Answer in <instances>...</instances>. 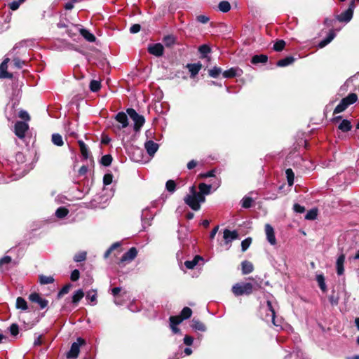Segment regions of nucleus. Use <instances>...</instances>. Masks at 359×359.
Segmentation results:
<instances>
[{
    "label": "nucleus",
    "instance_id": "nucleus-1",
    "mask_svg": "<svg viewBox=\"0 0 359 359\" xmlns=\"http://www.w3.org/2000/svg\"><path fill=\"white\" fill-rule=\"evenodd\" d=\"M212 186L205 183H201L198 186L199 191L197 192L194 186L189 188V194L184 198V203L193 210L197 211L201 208V203H204L205 198L204 195L210 193Z\"/></svg>",
    "mask_w": 359,
    "mask_h": 359
},
{
    "label": "nucleus",
    "instance_id": "nucleus-2",
    "mask_svg": "<svg viewBox=\"0 0 359 359\" xmlns=\"http://www.w3.org/2000/svg\"><path fill=\"white\" fill-rule=\"evenodd\" d=\"M252 290L253 286L250 283H239L232 287V292L236 296L248 295Z\"/></svg>",
    "mask_w": 359,
    "mask_h": 359
},
{
    "label": "nucleus",
    "instance_id": "nucleus-3",
    "mask_svg": "<svg viewBox=\"0 0 359 359\" xmlns=\"http://www.w3.org/2000/svg\"><path fill=\"white\" fill-rule=\"evenodd\" d=\"M127 114L134 121V130L138 131L145 122L144 116L137 114V111L132 108L127 109Z\"/></svg>",
    "mask_w": 359,
    "mask_h": 359
},
{
    "label": "nucleus",
    "instance_id": "nucleus-4",
    "mask_svg": "<svg viewBox=\"0 0 359 359\" xmlns=\"http://www.w3.org/2000/svg\"><path fill=\"white\" fill-rule=\"evenodd\" d=\"M85 340L79 337L76 342H74L70 348V350L67 353V358L69 359H75L78 357L80 352L81 346L85 344Z\"/></svg>",
    "mask_w": 359,
    "mask_h": 359
},
{
    "label": "nucleus",
    "instance_id": "nucleus-5",
    "mask_svg": "<svg viewBox=\"0 0 359 359\" xmlns=\"http://www.w3.org/2000/svg\"><path fill=\"white\" fill-rule=\"evenodd\" d=\"M29 129V126L27 123L23 121H18L15 124V134L19 138L22 139L25 136L26 132Z\"/></svg>",
    "mask_w": 359,
    "mask_h": 359
},
{
    "label": "nucleus",
    "instance_id": "nucleus-6",
    "mask_svg": "<svg viewBox=\"0 0 359 359\" xmlns=\"http://www.w3.org/2000/svg\"><path fill=\"white\" fill-rule=\"evenodd\" d=\"M265 233L267 241L271 245H275L276 244V238L275 236V231L273 228L269 224H266L264 227Z\"/></svg>",
    "mask_w": 359,
    "mask_h": 359
},
{
    "label": "nucleus",
    "instance_id": "nucleus-7",
    "mask_svg": "<svg viewBox=\"0 0 359 359\" xmlns=\"http://www.w3.org/2000/svg\"><path fill=\"white\" fill-rule=\"evenodd\" d=\"M116 121L120 124L116 126L118 130H121L128 126V119L126 114L118 112L115 116Z\"/></svg>",
    "mask_w": 359,
    "mask_h": 359
},
{
    "label": "nucleus",
    "instance_id": "nucleus-8",
    "mask_svg": "<svg viewBox=\"0 0 359 359\" xmlns=\"http://www.w3.org/2000/svg\"><path fill=\"white\" fill-rule=\"evenodd\" d=\"M266 311H269V313H266V316L264 318L266 322L271 321L274 325H277V324L275 322V317H276L275 310L272 306L271 302L269 300L266 302Z\"/></svg>",
    "mask_w": 359,
    "mask_h": 359
},
{
    "label": "nucleus",
    "instance_id": "nucleus-9",
    "mask_svg": "<svg viewBox=\"0 0 359 359\" xmlns=\"http://www.w3.org/2000/svg\"><path fill=\"white\" fill-rule=\"evenodd\" d=\"M9 60L10 59L6 57L0 65V79H11L13 77V74L7 71Z\"/></svg>",
    "mask_w": 359,
    "mask_h": 359
},
{
    "label": "nucleus",
    "instance_id": "nucleus-10",
    "mask_svg": "<svg viewBox=\"0 0 359 359\" xmlns=\"http://www.w3.org/2000/svg\"><path fill=\"white\" fill-rule=\"evenodd\" d=\"M238 234L236 231H230L227 229L223 232V238L226 245H229L233 240L237 239Z\"/></svg>",
    "mask_w": 359,
    "mask_h": 359
},
{
    "label": "nucleus",
    "instance_id": "nucleus-11",
    "mask_svg": "<svg viewBox=\"0 0 359 359\" xmlns=\"http://www.w3.org/2000/svg\"><path fill=\"white\" fill-rule=\"evenodd\" d=\"M137 255V250L135 247L130 248L121 258V262H130L133 261Z\"/></svg>",
    "mask_w": 359,
    "mask_h": 359
},
{
    "label": "nucleus",
    "instance_id": "nucleus-12",
    "mask_svg": "<svg viewBox=\"0 0 359 359\" xmlns=\"http://www.w3.org/2000/svg\"><path fill=\"white\" fill-rule=\"evenodd\" d=\"M345 255L341 253L337 258L336 260V270L338 276H341L344 273V262H345Z\"/></svg>",
    "mask_w": 359,
    "mask_h": 359
},
{
    "label": "nucleus",
    "instance_id": "nucleus-13",
    "mask_svg": "<svg viewBox=\"0 0 359 359\" xmlns=\"http://www.w3.org/2000/svg\"><path fill=\"white\" fill-rule=\"evenodd\" d=\"M29 300L37 303L41 309H44L48 306V300L43 299L38 293H32L29 295Z\"/></svg>",
    "mask_w": 359,
    "mask_h": 359
},
{
    "label": "nucleus",
    "instance_id": "nucleus-14",
    "mask_svg": "<svg viewBox=\"0 0 359 359\" xmlns=\"http://www.w3.org/2000/svg\"><path fill=\"white\" fill-rule=\"evenodd\" d=\"M163 46L161 43H155L148 47V51L150 54L156 57H160L163 54Z\"/></svg>",
    "mask_w": 359,
    "mask_h": 359
},
{
    "label": "nucleus",
    "instance_id": "nucleus-15",
    "mask_svg": "<svg viewBox=\"0 0 359 359\" xmlns=\"http://www.w3.org/2000/svg\"><path fill=\"white\" fill-rule=\"evenodd\" d=\"M144 147L149 155L153 156L158 149V144L152 140L145 142Z\"/></svg>",
    "mask_w": 359,
    "mask_h": 359
},
{
    "label": "nucleus",
    "instance_id": "nucleus-16",
    "mask_svg": "<svg viewBox=\"0 0 359 359\" xmlns=\"http://www.w3.org/2000/svg\"><path fill=\"white\" fill-rule=\"evenodd\" d=\"M243 71L238 67H232L223 72V76L224 78H233L237 76H241Z\"/></svg>",
    "mask_w": 359,
    "mask_h": 359
},
{
    "label": "nucleus",
    "instance_id": "nucleus-17",
    "mask_svg": "<svg viewBox=\"0 0 359 359\" xmlns=\"http://www.w3.org/2000/svg\"><path fill=\"white\" fill-rule=\"evenodd\" d=\"M336 34L333 29L330 30L327 36L322 40L318 45V47L320 48H323L329 44L335 37Z\"/></svg>",
    "mask_w": 359,
    "mask_h": 359
},
{
    "label": "nucleus",
    "instance_id": "nucleus-18",
    "mask_svg": "<svg viewBox=\"0 0 359 359\" xmlns=\"http://www.w3.org/2000/svg\"><path fill=\"white\" fill-rule=\"evenodd\" d=\"M187 68L189 69L191 77L194 78L198 74L201 69V65L200 63L188 64Z\"/></svg>",
    "mask_w": 359,
    "mask_h": 359
},
{
    "label": "nucleus",
    "instance_id": "nucleus-19",
    "mask_svg": "<svg viewBox=\"0 0 359 359\" xmlns=\"http://www.w3.org/2000/svg\"><path fill=\"white\" fill-rule=\"evenodd\" d=\"M81 35L88 41L94 42L96 39L95 36L88 30L83 28H77Z\"/></svg>",
    "mask_w": 359,
    "mask_h": 359
},
{
    "label": "nucleus",
    "instance_id": "nucleus-20",
    "mask_svg": "<svg viewBox=\"0 0 359 359\" xmlns=\"http://www.w3.org/2000/svg\"><path fill=\"white\" fill-rule=\"evenodd\" d=\"M353 13L351 12V11H345L344 12L341 13L340 15L337 16V19L339 22H348L353 18Z\"/></svg>",
    "mask_w": 359,
    "mask_h": 359
},
{
    "label": "nucleus",
    "instance_id": "nucleus-21",
    "mask_svg": "<svg viewBox=\"0 0 359 359\" xmlns=\"http://www.w3.org/2000/svg\"><path fill=\"white\" fill-rule=\"evenodd\" d=\"M203 259L200 255H196L192 260H188L184 262L185 266L188 269H193L198 263L199 261H203Z\"/></svg>",
    "mask_w": 359,
    "mask_h": 359
},
{
    "label": "nucleus",
    "instance_id": "nucleus-22",
    "mask_svg": "<svg viewBox=\"0 0 359 359\" xmlns=\"http://www.w3.org/2000/svg\"><path fill=\"white\" fill-rule=\"evenodd\" d=\"M295 59L292 56H287L283 59H281L277 62V66L280 67H287L294 62Z\"/></svg>",
    "mask_w": 359,
    "mask_h": 359
},
{
    "label": "nucleus",
    "instance_id": "nucleus-23",
    "mask_svg": "<svg viewBox=\"0 0 359 359\" xmlns=\"http://www.w3.org/2000/svg\"><path fill=\"white\" fill-rule=\"evenodd\" d=\"M191 327L195 330L201 332H205L206 330L205 325L200 320L195 318L191 320Z\"/></svg>",
    "mask_w": 359,
    "mask_h": 359
},
{
    "label": "nucleus",
    "instance_id": "nucleus-24",
    "mask_svg": "<svg viewBox=\"0 0 359 359\" xmlns=\"http://www.w3.org/2000/svg\"><path fill=\"white\" fill-rule=\"evenodd\" d=\"M242 265V273L243 274H249L252 272L254 267L253 264L248 261H243L241 264Z\"/></svg>",
    "mask_w": 359,
    "mask_h": 359
},
{
    "label": "nucleus",
    "instance_id": "nucleus-25",
    "mask_svg": "<svg viewBox=\"0 0 359 359\" xmlns=\"http://www.w3.org/2000/svg\"><path fill=\"white\" fill-rule=\"evenodd\" d=\"M84 297V292L81 289L77 290L72 296V302L74 304H77Z\"/></svg>",
    "mask_w": 359,
    "mask_h": 359
},
{
    "label": "nucleus",
    "instance_id": "nucleus-26",
    "mask_svg": "<svg viewBox=\"0 0 359 359\" xmlns=\"http://www.w3.org/2000/svg\"><path fill=\"white\" fill-rule=\"evenodd\" d=\"M268 57L265 55H256L252 57L251 62L252 64L266 63Z\"/></svg>",
    "mask_w": 359,
    "mask_h": 359
},
{
    "label": "nucleus",
    "instance_id": "nucleus-27",
    "mask_svg": "<svg viewBox=\"0 0 359 359\" xmlns=\"http://www.w3.org/2000/svg\"><path fill=\"white\" fill-rule=\"evenodd\" d=\"M51 140L52 142L57 147H61L64 144L62 137L59 133L53 134Z\"/></svg>",
    "mask_w": 359,
    "mask_h": 359
},
{
    "label": "nucleus",
    "instance_id": "nucleus-28",
    "mask_svg": "<svg viewBox=\"0 0 359 359\" xmlns=\"http://www.w3.org/2000/svg\"><path fill=\"white\" fill-rule=\"evenodd\" d=\"M344 102L347 104L348 107L349 105L355 103L358 100V96L355 93H351L346 97L342 99Z\"/></svg>",
    "mask_w": 359,
    "mask_h": 359
},
{
    "label": "nucleus",
    "instance_id": "nucleus-29",
    "mask_svg": "<svg viewBox=\"0 0 359 359\" xmlns=\"http://www.w3.org/2000/svg\"><path fill=\"white\" fill-rule=\"evenodd\" d=\"M344 102L347 104L348 107L349 105L355 103L358 100V96L355 93H351L346 97L342 99Z\"/></svg>",
    "mask_w": 359,
    "mask_h": 359
},
{
    "label": "nucleus",
    "instance_id": "nucleus-30",
    "mask_svg": "<svg viewBox=\"0 0 359 359\" xmlns=\"http://www.w3.org/2000/svg\"><path fill=\"white\" fill-rule=\"evenodd\" d=\"M352 126L348 120L344 119L339 126V129L343 132H348L351 130Z\"/></svg>",
    "mask_w": 359,
    "mask_h": 359
},
{
    "label": "nucleus",
    "instance_id": "nucleus-31",
    "mask_svg": "<svg viewBox=\"0 0 359 359\" xmlns=\"http://www.w3.org/2000/svg\"><path fill=\"white\" fill-rule=\"evenodd\" d=\"M86 299H89L93 305L97 304V291L95 290H89L86 294Z\"/></svg>",
    "mask_w": 359,
    "mask_h": 359
},
{
    "label": "nucleus",
    "instance_id": "nucleus-32",
    "mask_svg": "<svg viewBox=\"0 0 359 359\" xmlns=\"http://www.w3.org/2000/svg\"><path fill=\"white\" fill-rule=\"evenodd\" d=\"M39 283L41 285H47V284L53 283L54 282V278L51 276H44V275H41V276H39Z\"/></svg>",
    "mask_w": 359,
    "mask_h": 359
},
{
    "label": "nucleus",
    "instance_id": "nucleus-33",
    "mask_svg": "<svg viewBox=\"0 0 359 359\" xmlns=\"http://www.w3.org/2000/svg\"><path fill=\"white\" fill-rule=\"evenodd\" d=\"M191 314H192L191 309L189 307H184L182 310L180 315H179V316L180 318H182V319L184 320L189 318L191 317Z\"/></svg>",
    "mask_w": 359,
    "mask_h": 359
},
{
    "label": "nucleus",
    "instance_id": "nucleus-34",
    "mask_svg": "<svg viewBox=\"0 0 359 359\" xmlns=\"http://www.w3.org/2000/svg\"><path fill=\"white\" fill-rule=\"evenodd\" d=\"M16 307L17 309L22 310L27 309V302L22 297H18L16 300Z\"/></svg>",
    "mask_w": 359,
    "mask_h": 359
},
{
    "label": "nucleus",
    "instance_id": "nucleus-35",
    "mask_svg": "<svg viewBox=\"0 0 359 359\" xmlns=\"http://www.w3.org/2000/svg\"><path fill=\"white\" fill-rule=\"evenodd\" d=\"M69 213L68 209L65 207H60L55 211V215L58 218H64Z\"/></svg>",
    "mask_w": 359,
    "mask_h": 359
},
{
    "label": "nucleus",
    "instance_id": "nucleus-36",
    "mask_svg": "<svg viewBox=\"0 0 359 359\" xmlns=\"http://www.w3.org/2000/svg\"><path fill=\"white\" fill-rule=\"evenodd\" d=\"M79 145L82 156L87 158L88 156V149L86 144L81 140L79 141Z\"/></svg>",
    "mask_w": 359,
    "mask_h": 359
},
{
    "label": "nucleus",
    "instance_id": "nucleus-37",
    "mask_svg": "<svg viewBox=\"0 0 359 359\" xmlns=\"http://www.w3.org/2000/svg\"><path fill=\"white\" fill-rule=\"evenodd\" d=\"M219 9L222 12L226 13L231 9V5L230 4L226 1H221L219 4Z\"/></svg>",
    "mask_w": 359,
    "mask_h": 359
},
{
    "label": "nucleus",
    "instance_id": "nucleus-38",
    "mask_svg": "<svg viewBox=\"0 0 359 359\" xmlns=\"http://www.w3.org/2000/svg\"><path fill=\"white\" fill-rule=\"evenodd\" d=\"M285 173H286L288 184H289V186H292L294 183V172L292 169L288 168L286 170Z\"/></svg>",
    "mask_w": 359,
    "mask_h": 359
},
{
    "label": "nucleus",
    "instance_id": "nucleus-39",
    "mask_svg": "<svg viewBox=\"0 0 359 359\" xmlns=\"http://www.w3.org/2000/svg\"><path fill=\"white\" fill-rule=\"evenodd\" d=\"M347 107V104L344 102L343 100H341L339 104L335 107L334 114L341 113L344 111Z\"/></svg>",
    "mask_w": 359,
    "mask_h": 359
},
{
    "label": "nucleus",
    "instance_id": "nucleus-40",
    "mask_svg": "<svg viewBox=\"0 0 359 359\" xmlns=\"http://www.w3.org/2000/svg\"><path fill=\"white\" fill-rule=\"evenodd\" d=\"M100 82L96 80H92L90 83V89L93 92H97L100 89Z\"/></svg>",
    "mask_w": 359,
    "mask_h": 359
},
{
    "label": "nucleus",
    "instance_id": "nucleus-41",
    "mask_svg": "<svg viewBox=\"0 0 359 359\" xmlns=\"http://www.w3.org/2000/svg\"><path fill=\"white\" fill-rule=\"evenodd\" d=\"M316 280L318 281V285L320 288L325 292L326 290V285L325 283V278L323 275H318L316 277Z\"/></svg>",
    "mask_w": 359,
    "mask_h": 359
},
{
    "label": "nucleus",
    "instance_id": "nucleus-42",
    "mask_svg": "<svg viewBox=\"0 0 359 359\" xmlns=\"http://www.w3.org/2000/svg\"><path fill=\"white\" fill-rule=\"evenodd\" d=\"M221 73L222 69L217 67H214L212 69L209 70V75L212 78H217Z\"/></svg>",
    "mask_w": 359,
    "mask_h": 359
},
{
    "label": "nucleus",
    "instance_id": "nucleus-43",
    "mask_svg": "<svg viewBox=\"0 0 359 359\" xmlns=\"http://www.w3.org/2000/svg\"><path fill=\"white\" fill-rule=\"evenodd\" d=\"M165 187L169 192L173 193L175 191L176 184L174 180H170L167 181Z\"/></svg>",
    "mask_w": 359,
    "mask_h": 359
},
{
    "label": "nucleus",
    "instance_id": "nucleus-44",
    "mask_svg": "<svg viewBox=\"0 0 359 359\" xmlns=\"http://www.w3.org/2000/svg\"><path fill=\"white\" fill-rule=\"evenodd\" d=\"M163 42L165 46H171L175 42V38L172 35H168L163 38Z\"/></svg>",
    "mask_w": 359,
    "mask_h": 359
},
{
    "label": "nucleus",
    "instance_id": "nucleus-45",
    "mask_svg": "<svg viewBox=\"0 0 359 359\" xmlns=\"http://www.w3.org/2000/svg\"><path fill=\"white\" fill-rule=\"evenodd\" d=\"M86 259V252H80L74 255V260L76 262H80L84 261Z\"/></svg>",
    "mask_w": 359,
    "mask_h": 359
},
{
    "label": "nucleus",
    "instance_id": "nucleus-46",
    "mask_svg": "<svg viewBox=\"0 0 359 359\" xmlns=\"http://www.w3.org/2000/svg\"><path fill=\"white\" fill-rule=\"evenodd\" d=\"M112 161V157L111 155H104L101 158V163L104 166H109Z\"/></svg>",
    "mask_w": 359,
    "mask_h": 359
},
{
    "label": "nucleus",
    "instance_id": "nucleus-47",
    "mask_svg": "<svg viewBox=\"0 0 359 359\" xmlns=\"http://www.w3.org/2000/svg\"><path fill=\"white\" fill-rule=\"evenodd\" d=\"M285 46V42L283 40H279L273 45V49L276 51H281Z\"/></svg>",
    "mask_w": 359,
    "mask_h": 359
},
{
    "label": "nucleus",
    "instance_id": "nucleus-48",
    "mask_svg": "<svg viewBox=\"0 0 359 359\" xmlns=\"http://www.w3.org/2000/svg\"><path fill=\"white\" fill-rule=\"evenodd\" d=\"M252 199L250 197H245L242 200V207L245 208H249L251 207L252 203Z\"/></svg>",
    "mask_w": 359,
    "mask_h": 359
},
{
    "label": "nucleus",
    "instance_id": "nucleus-49",
    "mask_svg": "<svg viewBox=\"0 0 359 359\" xmlns=\"http://www.w3.org/2000/svg\"><path fill=\"white\" fill-rule=\"evenodd\" d=\"M251 243H252V238H247L244 239L241 242L242 251L245 252L249 248V246L250 245Z\"/></svg>",
    "mask_w": 359,
    "mask_h": 359
},
{
    "label": "nucleus",
    "instance_id": "nucleus-50",
    "mask_svg": "<svg viewBox=\"0 0 359 359\" xmlns=\"http://www.w3.org/2000/svg\"><path fill=\"white\" fill-rule=\"evenodd\" d=\"M71 285L70 284H67L66 285H65L60 290V292H58L57 294V298H61L64 294H67L70 290V287H71Z\"/></svg>",
    "mask_w": 359,
    "mask_h": 359
},
{
    "label": "nucleus",
    "instance_id": "nucleus-51",
    "mask_svg": "<svg viewBox=\"0 0 359 359\" xmlns=\"http://www.w3.org/2000/svg\"><path fill=\"white\" fill-rule=\"evenodd\" d=\"M25 1V0L13 1L8 4V6L12 11H15L19 8L20 5Z\"/></svg>",
    "mask_w": 359,
    "mask_h": 359
},
{
    "label": "nucleus",
    "instance_id": "nucleus-52",
    "mask_svg": "<svg viewBox=\"0 0 359 359\" xmlns=\"http://www.w3.org/2000/svg\"><path fill=\"white\" fill-rule=\"evenodd\" d=\"M200 53L205 57L208 53L210 52V48L207 45H202L199 47Z\"/></svg>",
    "mask_w": 359,
    "mask_h": 359
},
{
    "label": "nucleus",
    "instance_id": "nucleus-53",
    "mask_svg": "<svg viewBox=\"0 0 359 359\" xmlns=\"http://www.w3.org/2000/svg\"><path fill=\"white\" fill-rule=\"evenodd\" d=\"M182 318L179 316H170V324L177 325L182 322Z\"/></svg>",
    "mask_w": 359,
    "mask_h": 359
},
{
    "label": "nucleus",
    "instance_id": "nucleus-54",
    "mask_svg": "<svg viewBox=\"0 0 359 359\" xmlns=\"http://www.w3.org/2000/svg\"><path fill=\"white\" fill-rule=\"evenodd\" d=\"M113 175L111 174H105L103 177V183L104 185H109L111 184Z\"/></svg>",
    "mask_w": 359,
    "mask_h": 359
},
{
    "label": "nucleus",
    "instance_id": "nucleus-55",
    "mask_svg": "<svg viewBox=\"0 0 359 359\" xmlns=\"http://www.w3.org/2000/svg\"><path fill=\"white\" fill-rule=\"evenodd\" d=\"M317 217V211L315 210H309L305 217L306 219H315Z\"/></svg>",
    "mask_w": 359,
    "mask_h": 359
},
{
    "label": "nucleus",
    "instance_id": "nucleus-56",
    "mask_svg": "<svg viewBox=\"0 0 359 359\" xmlns=\"http://www.w3.org/2000/svg\"><path fill=\"white\" fill-rule=\"evenodd\" d=\"M10 332H11V334L13 335V336H16L18 332H19V327H18V325L17 324H12L11 326H10Z\"/></svg>",
    "mask_w": 359,
    "mask_h": 359
},
{
    "label": "nucleus",
    "instance_id": "nucleus-57",
    "mask_svg": "<svg viewBox=\"0 0 359 359\" xmlns=\"http://www.w3.org/2000/svg\"><path fill=\"white\" fill-rule=\"evenodd\" d=\"M329 300L332 305H337L339 303V297L332 294L329 297Z\"/></svg>",
    "mask_w": 359,
    "mask_h": 359
},
{
    "label": "nucleus",
    "instance_id": "nucleus-58",
    "mask_svg": "<svg viewBox=\"0 0 359 359\" xmlns=\"http://www.w3.org/2000/svg\"><path fill=\"white\" fill-rule=\"evenodd\" d=\"M19 117L25 121H29L30 119L29 114L25 110H21L19 112Z\"/></svg>",
    "mask_w": 359,
    "mask_h": 359
},
{
    "label": "nucleus",
    "instance_id": "nucleus-59",
    "mask_svg": "<svg viewBox=\"0 0 359 359\" xmlns=\"http://www.w3.org/2000/svg\"><path fill=\"white\" fill-rule=\"evenodd\" d=\"M79 276H80L79 271L77 269H74V271H72V272L71 273V280L72 281H76L79 278Z\"/></svg>",
    "mask_w": 359,
    "mask_h": 359
},
{
    "label": "nucleus",
    "instance_id": "nucleus-60",
    "mask_svg": "<svg viewBox=\"0 0 359 359\" xmlns=\"http://www.w3.org/2000/svg\"><path fill=\"white\" fill-rule=\"evenodd\" d=\"M183 341L184 344L187 346H191L194 342V338L189 335H185Z\"/></svg>",
    "mask_w": 359,
    "mask_h": 359
},
{
    "label": "nucleus",
    "instance_id": "nucleus-61",
    "mask_svg": "<svg viewBox=\"0 0 359 359\" xmlns=\"http://www.w3.org/2000/svg\"><path fill=\"white\" fill-rule=\"evenodd\" d=\"M140 25L139 24H134L130 28V32L132 34L137 33L140 31Z\"/></svg>",
    "mask_w": 359,
    "mask_h": 359
},
{
    "label": "nucleus",
    "instance_id": "nucleus-62",
    "mask_svg": "<svg viewBox=\"0 0 359 359\" xmlns=\"http://www.w3.org/2000/svg\"><path fill=\"white\" fill-rule=\"evenodd\" d=\"M12 259L10 256H5L0 259V266H2L6 264H9L11 262Z\"/></svg>",
    "mask_w": 359,
    "mask_h": 359
},
{
    "label": "nucleus",
    "instance_id": "nucleus-63",
    "mask_svg": "<svg viewBox=\"0 0 359 359\" xmlns=\"http://www.w3.org/2000/svg\"><path fill=\"white\" fill-rule=\"evenodd\" d=\"M13 63H14V65L18 68V69H20L22 67L23 65H24V62L22 61L19 58H14L13 59Z\"/></svg>",
    "mask_w": 359,
    "mask_h": 359
},
{
    "label": "nucleus",
    "instance_id": "nucleus-64",
    "mask_svg": "<svg viewBox=\"0 0 359 359\" xmlns=\"http://www.w3.org/2000/svg\"><path fill=\"white\" fill-rule=\"evenodd\" d=\"M293 208L295 212H299V213H302L305 211L304 207H303L297 203L294 205Z\"/></svg>",
    "mask_w": 359,
    "mask_h": 359
}]
</instances>
